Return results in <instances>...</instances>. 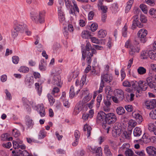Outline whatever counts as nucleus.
Here are the masks:
<instances>
[{"mask_svg": "<svg viewBox=\"0 0 156 156\" xmlns=\"http://www.w3.org/2000/svg\"><path fill=\"white\" fill-rule=\"evenodd\" d=\"M107 117V114H106L103 111H100L98 113L96 121L98 124H102L103 123H105V122H106Z\"/></svg>", "mask_w": 156, "mask_h": 156, "instance_id": "nucleus-4", "label": "nucleus"}, {"mask_svg": "<svg viewBox=\"0 0 156 156\" xmlns=\"http://www.w3.org/2000/svg\"><path fill=\"white\" fill-rule=\"evenodd\" d=\"M113 129H115V130H118V129L122 130L120 124L117 122L115 123Z\"/></svg>", "mask_w": 156, "mask_h": 156, "instance_id": "nucleus-51", "label": "nucleus"}, {"mask_svg": "<svg viewBox=\"0 0 156 156\" xmlns=\"http://www.w3.org/2000/svg\"><path fill=\"white\" fill-rule=\"evenodd\" d=\"M156 128V126L152 123L148 124V129L151 132H153Z\"/></svg>", "mask_w": 156, "mask_h": 156, "instance_id": "nucleus-52", "label": "nucleus"}, {"mask_svg": "<svg viewBox=\"0 0 156 156\" xmlns=\"http://www.w3.org/2000/svg\"><path fill=\"white\" fill-rule=\"evenodd\" d=\"M90 38L92 42L94 43L98 44H101L102 43V42L104 41V40H99L97 38L95 37H91Z\"/></svg>", "mask_w": 156, "mask_h": 156, "instance_id": "nucleus-29", "label": "nucleus"}, {"mask_svg": "<svg viewBox=\"0 0 156 156\" xmlns=\"http://www.w3.org/2000/svg\"><path fill=\"white\" fill-rule=\"evenodd\" d=\"M46 133L44 129L41 130L40 132L38 135V138L39 139L44 138L46 136Z\"/></svg>", "mask_w": 156, "mask_h": 156, "instance_id": "nucleus-32", "label": "nucleus"}, {"mask_svg": "<svg viewBox=\"0 0 156 156\" xmlns=\"http://www.w3.org/2000/svg\"><path fill=\"white\" fill-rule=\"evenodd\" d=\"M61 72L62 70L61 68L57 67L55 68H54L53 70L52 75H59Z\"/></svg>", "mask_w": 156, "mask_h": 156, "instance_id": "nucleus-31", "label": "nucleus"}, {"mask_svg": "<svg viewBox=\"0 0 156 156\" xmlns=\"http://www.w3.org/2000/svg\"><path fill=\"white\" fill-rule=\"evenodd\" d=\"M102 96L101 94H99L97 98V107L98 108L99 107L100 105V102L102 100Z\"/></svg>", "mask_w": 156, "mask_h": 156, "instance_id": "nucleus-44", "label": "nucleus"}, {"mask_svg": "<svg viewBox=\"0 0 156 156\" xmlns=\"http://www.w3.org/2000/svg\"><path fill=\"white\" fill-rule=\"evenodd\" d=\"M151 118L152 119H156V109H153L149 113Z\"/></svg>", "mask_w": 156, "mask_h": 156, "instance_id": "nucleus-40", "label": "nucleus"}, {"mask_svg": "<svg viewBox=\"0 0 156 156\" xmlns=\"http://www.w3.org/2000/svg\"><path fill=\"white\" fill-rule=\"evenodd\" d=\"M19 70L20 72L23 73H27L29 71V69L27 67L22 66L20 68Z\"/></svg>", "mask_w": 156, "mask_h": 156, "instance_id": "nucleus-42", "label": "nucleus"}, {"mask_svg": "<svg viewBox=\"0 0 156 156\" xmlns=\"http://www.w3.org/2000/svg\"><path fill=\"white\" fill-rule=\"evenodd\" d=\"M83 95H85L82 101L83 103H86L88 101L92 98V94H90L87 88L84 89L82 90Z\"/></svg>", "mask_w": 156, "mask_h": 156, "instance_id": "nucleus-7", "label": "nucleus"}, {"mask_svg": "<svg viewBox=\"0 0 156 156\" xmlns=\"http://www.w3.org/2000/svg\"><path fill=\"white\" fill-rule=\"evenodd\" d=\"M104 153L106 156H113L108 145H105L104 147Z\"/></svg>", "mask_w": 156, "mask_h": 156, "instance_id": "nucleus-22", "label": "nucleus"}, {"mask_svg": "<svg viewBox=\"0 0 156 156\" xmlns=\"http://www.w3.org/2000/svg\"><path fill=\"white\" fill-rule=\"evenodd\" d=\"M53 78L52 81V83L58 87H61L62 84L61 82V77L59 75H52Z\"/></svg>", "mask_w": 156, "mask_h": 156, "instance_id": "nucleus-8", "label": "nucleus"}, {"mask_svg": "<svg viewBox=\"0 0 156 156\" xmlns=\"http://www.w3.org/2000/svg\"><path fill=\"white\" fill-rule=\"evenodd\" d=\"M131 133V131H130L127 132L126 131H125L123 133L124 135L125 138L128 140L129 139L130 137V133Z\"/></svg>", "mask_w": 156, "mask_h": 156, "instance_id": "nucleus-53", "label": "nucleus"}, {"mask_svg": "<svg viewBox=\"0 0 156 156\" xmlns=\"http://www.w3.org/2000/svg\"><path fill=\"white\" fill-rule=\"evenodd\" d=\"M74 136L75 139L79 140L80 136V133L79 131L78 130H76L74 132Z\"/></svg>", "mask_w": 156, "mask_h": 156, "instance_id": "nucleus-64", "label": "nucleus"}, {"mask_svg": "<svg viewBox=\"0 0 156 156\" xmlns=\"http://www.w3.org/2000/svg\"><path fill=\"white\" fill-rule=\"evenodd\" d=\"M26 27V25L23 23L19 21H15L14 24V29L12 32V37L14 38L18 35L19 32L24 33Z\"/></svg>", "mask_w": 156, "mask_h": 156, "instance_id": "nucleus-1", "label": "nucleus"}, {"mask_svg": "<svg viewBox=\"0 0 156 156\" xmlns=\"http://www.w3.org/2000/svg\"><path fill=\"white\" fill-rule=\"evenodd\" d=\"M125 154L126 156H133L134 153L132 150L128 149L125 151Z\"/></svg>", "mask_w": 156, "mask_h": 156, "instance_id": "nucleus-38", "label": "nucleus"}, {"mask_svg": "<svg viewBox=\"0 0 156 156\" xmlns=\"http://www.w3.org/2000/svg\"><path fill=\"white\" fill-rule=\"evenodd\" d=\"M149 57L152 60H156V54L154 51L150 50L149 51Z\"/></svg>", "mask_w": 156, "mask_h": 156, "instance_id": "nucleus-30", "label": "nucleus"}, {"mask_svg": "<svg viewBox=\"0 0 156 156\" xmlns=\"http://www.w3.org/2000/svg\"><path fill=\"white\" fill-rule=\"evenodd\" d=\"M82 109V106L81 104L77 103L74 108V113L75 115L78 114L81 111Z\"/></svg>", "mask_w": 156, "mask_h": 156, "instance_id": "nucleus-21", "label": "nucleus"}, {"mask_svg": "<svg viewBox=\"0 0 156 156\" xmlns=\"http://www.w3.org/2000/svg\"><path fill=\"white\" fill-rule=\"evenodd\" d=\"M143 83V82H142V81H139V82H137L136 81H132L131 83V85H132V87L134 88H138V87L139 88H143V87H142L141 84Z\"/></svg>", "mask_w": 156, "mask_h": 156, "instance_id": "nucleus-16", "label": "nucleus"}, {"mask_svg": "<svg viewBox=\"0 0 156 156\" xmlns=\"http://www.w3.org/2000/svg\"><path fill=\"white\" fill-rule=\"evenodd\" d=\"M138 16L137 15H135L133 17V20L132 26V28L134 29L136 28L137 26L139 28H140L143 26V25L140 23L138 20Z\"/></svg>", "mask_w": 156, "mask_h": 156, "instance_id": "nucleus-12", "label": "nucleus"}, {"mask_svg": "<svg viewBox=\"0 0 156 156\" xmlns=\"http://www.w3.org/2000/svg\"><path fill=\"white\" fill-rule=\"evenodd\" d=\"M101 81H104L109 83L111 82L113 80V76L112 74L109 73H104L101 75Z\"/></svg>", "mask_w": 156, "mask_h": 156, "instance_id": "nucleus-10", "label": "nucleus"}, {"mask_svg": "<svg viewBox=\"0 0 156 156\" xmlns=\"http://www.w3.org/2000/svg\"><path fill=\"white\" fill-rule=\"evenodd\" d=\"M22 143L23 141L20 140L19 141V140H18L17 141H13V145L14 148L15 149L20 148V145L19 144H22Z\"/></svg>", "mask_w": 156, "mask_h": 156, "instance_id": "nucleus-39", "label": "nucleus"}, {"mask_svg": "<svg viewBox=\"0 0 156 156\" xmlns=\"http://www.w3.org/2000/svg\"><path fill=\"white\" fill-rule=\"evenodd\" d=\"M117 113L119 115H123L125 112L124 108L121 106L118 107L116 109Z\"/></svg>", "mask_w": 156, "mask_h": 156, "instance_id": "nucleus-26", "label": "nucleus"}, {"mask_svg": "<svg viewBox=\"0 0 156 156\" xmlns=\"http://www.w3.org/2000/svg\"><path fill=\"white\" fill-rule=\"evenodd\" d=\"M92 128L90 126H88L87 124H85L83 127V130L85 132H87V136L89 137L90 135V131Z\"/></svg>", "mask_w": 156, "mask_h": 156, "instance_id": "nucleus-24", "label": "nucleus"}, {"mask_svg": "<svg viewBox=\"0 0 156 156\" xmlns=\"http://www.w3.org/2000/svg\"><path fill=\"white\" fill-rule=\"evenodd\" d=\"M32 121H33L31 119H28L26 122V125L27 126L28 128H30L31 126H32L33 125Z\"/></svg>", "mask_w": 156, "mask_h": 156, "instance_id": "nucleus-62", "label": "nucleus"}, {"mask_svg": "<svg viewBox=\"0 0 156 156\" xmlns=\"http://www.w3.org/2000/svg\"><path fill=\"white\" fill-rule=\"evenodd\" d=\"M25 84L28 86L30 87L34 83V78L32 76H26L25 79Z\"/></svg>", "mask_w": 156, "mask_h": 156, "instance_id": "nucleus-17", "label": "nucleus"}, {"mask_svg": "<svg viewBox=\"0 0 156 156\" xmlns=\"http://www.w3.org/2000/svg\"><path fill=\"white\" fill-rule=\"evenodd\" d=\"M38 112L41 117H44L45 115L44 106L43 104H41L38 108Z\"/></svg>", "mask_w": 156, "mask_h": 156, "instance_id": "nucleus-18", "label": "nucleus"}, {"mask_svg": "<svg viewBox=\"0 0 156 156\" xmlns=\"http://www.w3.org/2000/svg\"><path fill=\"white\" fill-rule=\"evenodd\" d=\"M47 97L48 100L50 103V105L52 106L53 105L54 103L55 102V99L53 97L49 94H47Z\"/></svg>", "mask_w": 156, "mask_h": 156, "instance_id": "nucleus-33", "label": "nucleus"}, {"mask_svg": "<svg viewBox=\"0 0 156 156\" xmlns=\"http://www.w3.org/2000/svg\"><path fill=\"white\" fill-rule=\"evenodd\" d=\"M111 104L110 101L108 100L104 101V105L103 107V110L106 112H109L111 109Z\"/></svg>", "mask_w": 156, "mask_h": 156, "instance_id": "nucleus-14", "label": "nucleus"}, {"mask_svg": "<svg viewBox=\"0 0 156 156\" xmlns=\"http://www.w3.org/2000/svg\"><path fill=\"white\" fill-rule=\"evenodd\" d=\"M36 89L37 91L38 94L40 95L42 92V87L40 86L38 83H36L35 84Z\"/></svg>", "mask_w": 156, "mask_h": 156, "instance_id": "nucleus-37", "label": "nucleus"}, {"mask_svg": "<svg viewBox=\"0 0 156 156\" xmlns=\"http://www.w3.org/2000/svg\"><path fill=\"white\" fill-rule=\"evenodd\" d=\"M116 120V116L114 113H110L107 114L106 121L105 122V123L102 124V127L105 130L107 133H109V129H111L110 124L114 123Z\"/></svg>", "mask_w": 156, "mask_h": 156, "instance_id": "nucleus-2", "label": "nucleus"}, {"mask_svg": "<svg viewBox=\"0 0 156 156\" xmlns=\"http://www.w3.org/2000/svg\"><path fill=\"white\" fill-rule=\"evenodd\" d=\"M142 82H143V83L141 84V85L142 86V87H143H143V88H139L141 90L143 91H145L147 89L148 87V85L147 84V83L145 81H142Z\"/></svg>", "mask_w": 156, "mask_h": 156, "instance_id": "nucleus-45", "label": "nucleus"}, {"mask_svg": "<svg viewBox=\"0 0 156 156\" xmlns=\"http://www.w3.org/2000/svg\"><path fill=\"white\" fill-rule=\"evenodd\" d=\"M72 2L73 4V5H72V7H71V8L69 10V12L70 15L74 16L76 12L78 13L79 12V9L76 2L75 0H72Z\"/></svg>", "mask_w": 156, "mask_h": 156, "instance_id": "nucleus-9", "label": "nucleus"}, {"mask_svg": "<svg viewBox=\"0 0 156 156\" xmlns=\"http://www.w3.org/2000/svg\"><path fill=\"white\" fill-rule=\"evenodd\" d=\"M141 58L143 59L147 58L149 57V51L147 53V51H144L142 52L141 54Z\"/></svg>", "mask_w": 156, "mask_h": 156, "instance_id": "nucleus-36", "label": "nucleus"}, {"mask_svg": "<svg viewBox=\"0 0 156 156\" xmlns=\"http://www.w3.org/2000/svg\"><path fill=\"white\" fill-rule=\"evenodd\" d=\"M105 83L104 81H101L100 86L99 90H98V93H100L103 90V88L104 86Z\"/></svg>", "mask_w": 156, "mask_h": 156, "instance_id": "nucleus-60", "label": "nucleus"}, {"mask_svg": "<svg viewBox=\"0 0 156 156\" xmlns=\"http://www.w3.org/2000/svg\"><path fill=\"white\" fill-rule=\"evenodd\" d=\"M90 34L88 31L83 30L82 32L81 36L83 38L88 39L90 37Z\"/></svg>", "mask_w": 156, "mask_h": 156, "instance_id": "nucleus-25", "label": "nucleus"}, {"mask_svg": "<svg viewBox=\"0 0 156 156\" xmlns=\"http://www.w3.org/2000/svg\"><path fill=\"white\" fill-rule=\"evenodd\" d=\"M107 34V32L105 30H100L98 33V36L100 38H103L105 37Z\"/></svg>", "mask_w": 156, "mask_h": 156, "instance_id": "nucleus-27", "label": "nucleus"}, {"mask_svg": "<svg viewBox=\"0 0 156 156\" xmlns=\"http://www.w3.org/2000/svg\"><path fill=\"white\" fill-rule=\"evenodd\" d=\"M105 91L107 95L110 94V93L112 92L110 87L108 86H107L105 89Z\"/></svg>", "mask_w": 156, "mask_h": 156, "instance_id": "nucleus-55", "label": "nucleus"}, {"mask_svg": "<svg viewBox=\"0 0 156 156\" xmlns=\"http://www.w3.org/2000/svg\"><path fill=\"white\" fill-rule=\"evenodd\" d=\"M153 77L150 76H148L146 79L147 83L149 87H152L153 86V84L154 83L152 82V78Z\"/></svg>", "mask_w": 156, "mask_h": 156, "instance_id": "nucleus-35", "label": "nucleus"}, {"mask_svg": "<svg viewBox=\"0 0 156 156\" xmlns=\"http://www.w3.org/2000/svg\"><path fill=\"white\" fill-rule=\"evenodd\" d=\"M12 62L15 64H17L19 61V58L17 56H15L12 57Z\"/></svg>", "mask_w": 156, "mask_h": 156, "instance_id": "nucleus-56", "label": "nucleus"}, {"mask_svg": "<svg viewBox=\"0 0 156 156\" xmlns=\"http://www.w3.org/2000/svg\"><path fill=\"white\" fill-rule=\"evenodd\" d=\"M146 151L149 155H154L156 154V148L153 147H147L146 148Z\"/></svg>", "mask_w": 156, "mask_h": 156, "instance_id": "nucleus-19", "label": "nucleus"}, {"mask_svg": "<svg viewBox=\"0 0 156 156\" xmlns=\"http://www.w3.org/2000/svg\"><path fill=\"white\" fill-rule=\"evenodd\" d=\"M132 116L139 123H141L143 121V118L142 116L138 113L133 112L132 113Z\"/></svg>", "mask_w": 156, "mask_h": 156, "instance_id": "nucleus-20", "label": "nucleus"}, {"mask_svg": "<svg viewBox=\"0 0 156 156\" xmlns=\"http://www.w3.org/2000/svg\"><path fill=\"white\" fill-rule=\"evenodd\" d=\"M93 56V55L91 54L90 52L88 53L87 58V62L89 64H90L91 62V57Z\"/></svg>", "mask_w": 156, "mask_h": 156, "instance_id": "nucleus-48", "label": "nucleus"}, {"mask_svg": "<svg viewBox=\"0 0 156 156\" xmlns=\"http://www.w3.org/2000/svg\"><path fill=\"white\" fill-rule=\"evenodd\" d=\"M125 108L126 110L129 112H131L133 111V108L131 105H125Z\"/></svg>", "mask_w": 156, "mask_h": 156, "instance_id": "nucleus-46", "label": "nucleus"}, {"mask_svg": "<svg viewBox=\"0 0 156 156\" xmlns=\"http://www.w3.org/2000/svg\"><path fill=\"white\" fill-rule=\"evenodd\" d=\"M12 134L15 137H17L20 135V133L16 129H14L13 130Z\"/></svg>", "mask_w": 156, "mask_h": 156, "instance_id": "nucleus-63", "label": "nucleus"}, {"mask_svg": "<svg viewBox=\"0 0 156 156\" xmlns=\"http://www.w3.org/2000/svg\"><path fill=\"white\" fill-rule=\"evenodd\" d=\"M115 95L117 97L119 100L122 101L124 98V93L123 91L121 89H117L114 90Z\"/></svg>", "mask_w": 156, "mask_h": 156, "instance_id": "nucleus-13", "label": "nucleus"}, {"mask_svg": "<svg viewBox=\"0 0 156 156\" xmlns=\"http://www.w3.org/2000/svg\"><path fill=\"white\" fill-rule=\"evenodd\" d=\"M65 2V4L66 7L69 10L70 9L71 7H72V5L71 4V2L69 0H64Z\"/></svg>", "mask_w": 156, "mask_h": 156, "instance_id": "nucleus-54", "label": "nucleus"}, {"mask_svg": "<svg viewBox=\"0 0 156 156\" xmlns=\"http://www.w3.org/2000/svg\"><path fill=\"white\" fill-rule=\"evenodd\" d=\"M80 91V89H78L77 90H76L73 86H71L70 89L69 93V97L71 98H72L74 97L75 94H78Z\"/></svg>", "mask_w": 156, "mask_h": 156, "instance_id": "nucleus-15", "label": "nucleus"}, {"mask_svg": "<svg viewBox=\"0 0 156 156\" xmlns=\"http://www.w3.org/2000/svg\"><path fill=\"white\" fill-rule=\"evenodd\" d=\"M98 25L96 23H92L91 25L90 28L91 30L94 32L98 28Z\"/></svg>", "mask_w": 156, "mask_h": 156, "instance_id": "nucleus-57", "label": "nucleus"}, {"mask_svg": "<svg viewBox=\"0 0 156 156\" xmlns=\"http://www.w3.org/2000/svg\"><path fill=\"white\" fill-rule=\"evenodd\" d=\"M138 73L140 75H144L146 73V69L144 67L140 66L137 69Z\"/></svg>", "mask_w": 156, "mask_h": 156, "instance_id": "nucleus-28", "label": "nucleus"}, {"mask_svg": "<svg viewBox=\"0 0 156 156\" xmlns=\"http://www.w3.org/2000/svg\"><path fill=\"white\" fill-rule=\"evenodd\" d=\"M45 14L43 12L37 13L32 12L30 13V17L33 22L36 23H42L44 22Z\"/></svg>", "mask_w": 156, "mask_h": 156, "instance_id": "nucleus-3", "label": "nucleus"}, {"mask_svg": "<svg viewBox=\"0 0 156 156\" xmlns=\"http://www.w3.org/2000/svg\"><path fill=\"white\" fill-rule=\"evenodd\" d=\"M127 27L125 25L123 28H122V34L123 36L124 37H126L127 36Z\"/></svg>", "mask_w": 156, "mask_h": 156, "instance_id": "nucleus-49", "label": "nucleus"}, {"mask_svg": "<svg viewBox=\"0 0 156 156\" xmlns=\"http://www.w3.org/2000/svg\"><path fill=\"white\" fill-rule=\"evenodd\" d=\"M86 50H86V51H89L90 49V48L91 47V45L90 43V42L86 41Z\"/></svg>", "mask_w": 156, "mask_h": 156, "instance_id": "nucleus-61", "label": "nucleus"}, {"mask_svg": "<svg viewBox=\"0 0 156 156\" xmlns=\"http://www.w3.org/2000/svg\"><path fill=\"white\" fill-rule=\"evenodd\" d=\"M140 8L142 11L145 13L147 12V9L146 5L142 4L140 5Z\"/></svg>", "mask_w": 156, "mask_h": 156, "instance_id": "nucleus-47", "label": "nucleus"}, {"mask_svg": "<svg viewBox=\"0 0 156 156\" xmlns=\"http://www.w3.org/2000/svg\"><path fill=\"white\" fill-rule=\"evenodd\" d=\"M121 130H119V129L118 130L113 129L112 133V136L114 137L119 136L121 133Z\"/></svg>", "mask_w": 156, "mask_h": 156, "instance_id": "nucleus-34", "label": "nucleus"}, {"mask_svg": "<svg viewBox=\"0 0 156 156\" xmlns=\"http://www.w3.org/2000/svg\"><path fill=\"white\" fill-rule=\"evenodd\" d=\"M147 30L144 29H140L137 34L138 36L140 38L141 42L144 43L147 41L146 36L147 34Z\"/></svg>", "mask_w": 156, "mask_h": 156, "instance_id": "nucleus-5", "label": "nucleus"}, {"mask_svg": "<svg viewBox=\"0 0 156 156\" xmlns=\"http://www.w3.org/2000/svg\"><path fill=\"white\" fill-rule=\"evenodd\" d=\"M145 105L148 109L154 108L156 107V99L147 101L145 102Z\"/></svg>", "mask_w": 156, "mask_h": 156, "instance_id": "nucleus-11", "label": "nucleus"}, {"mask_svg": "<svg viewBox=\"0 0 156 156\" xmlns=\"http://www.w3.org/2000/svg\"><path fill=\"white\" fill-rule=\"evenodd\" d=\"M139 44V43L138 42H137L136 40L134 41V45H131L129 47V53L130 55H133L135 52H139L140 48L139 46L138 45Z\"/></svg>", "mask_w": 156, "mask_h": 156, "instance_id": "nucleus-6", "label": "nucleus"}, {"mask_svg": "<svg viewBox=\"0 0 156 156\" xmlns=\"http://www.w3.org/2000/svg\"><path fill=\"white\" fill-rule=\"evenodd\" d=\"M5 92L6 96V99L8 100H10L12 99V96L8 90L6 89L5 90Z\"/></svg>", "mask_w": 156, "mask_h": 156, "instance_id": "nucleus-58", "label": "nucleus"}, {"mask_svg": "<svg viewBox=\"0 0 156 156\" xmlns=\"http://www.w3.org/2000/svg\"><path fill=\"white\" fill-rule=\"evenodd\" d=\"M150 136H143V141L145 143L147 144L150 142Z\"/></svg>", "mask_w": 156, "mask_h": 156, "instance_id": "nucleus-50", "label": "nucleus"}, {"mask_svg": "<svg viewBox=\"0 0 156 156\" xmlns=\"http://www.w3.org/2000/svg\"><path fill=\"white\" fill-rule=\"evenodd\" d=\"M59 92V89L57 87H54L52 90L51 94L54 95L55 94L58 93Z\"/></svg>", "mask_w": 156, "mask_h": 156, "instance_id": "nucleus-59", "label": "nucleus"}, {"mask_svg": "<svg viewBox=\"0 0 156 156\" xmlns=\"http://www.w3.org/2000/svg\"><path fill=\"white\" fill-rule=\"evenodd\" d=\"M40 69L42 71L46 70V64L44 62H41L39 65Z\"/></svg>", "mask_w": 156, "mask_h": 156, "instance_id": "nucleus-43", "label": "nucleus"}, {"mask_svg": "<svg viewBox=\"0 0 156 156\" xmlns=\"http://www.w3.org/2000/svg\"><path fill=\"white\" fill-rule=\"evenodd\" d=\"M94 153L97 154L96 156H102V150L101 147H99L97 148H96Z\"/></svg>", "mask_w": 156, "mask_h": 156, "instance_id": "nucleus-41", "label": "nucleus"}, {"mask_svg": "<svg viewBox=\"0 0 156 156\" xmlns=\"http://www.w3.org/2000/svg\"><path fill=\"white\" fill-rule=\"evenodd\" d=\"M133 133L134 136L139 137L142 134V130L139 127H136L133 130Z\"/></svg>", "mask_w": 156, "mask_h": 156, "instance_id": "nucleus-23", "label": "nucleus"}]
</instances>
